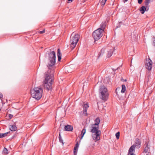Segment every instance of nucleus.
Masks as SVG:
<instances>
[{
    "mask_svg": "<svg viewBox=\"0 0 155 155\" xmlns=\"http://www.w3.org/2000/svg\"><path fill=\"white\" fill-rule=\"evenodd\" d=\"M87 103L84 104L83 107V114L84 115L87 116Z\"/></svg>",
    "mask_w": 155,
    "mask_h": 155,
    "instance_id": "9",
    "label": "nucleus"
},
{
    "mask_svg": "<svg viewBox=\"0 0 155 155\" xmlns=\"http://www.w3.org/2000/svg\"><path fill=\"white\" fill-rule=\"evenodd\" d=\"M104 30L101 28H98L92 34V36L95 41L99 40L102 37Z\"/></svg>",
    "mask_w": 155,
    "mask_h": 155,
    "instance_id": "6",
    "label": "nucleus"
},
{
    "mask_svg": "<svg viewBox=\"0 0 155 155\" xmlns=\"http://www.w3.org/2000/svg\"><path fill=\"white\" fill-rule=\"evenodd\" d=\"M58 138H59V142L60 143H62V144H64L63 140L62 139V138L61 136V133L60 132L59 133Z\"/></svg>",
    "mask_w": 155,
    "mask_h": 155,
    "instance_id": "22",
    "label": "nucleus"
},
{
    "mask_svg": "<svg viewBox=\"0 0 155 155\" xmlns=\"http://www.w3.org/2000/svg\"><path fill=\"white\" fill-rule=\"evenodd\" d=\"M10 132H7L4 134H1L0 133V138H2L4 137L7 135Z\"/></svg>",
    "mask_w": 155,
    "mask_h": 155,
    "instance_id": "25",
    "label": "nucleus"
},
{
    "mask_svg": "<svg viewBox=\"0 0 155 155\" xmlns=\"http://www.w3.org/2000/svg\"><path fill=\"white\" fill-rule=\"evenodd\" d=\"M68 1L69 2H72V0H68Z\"/></svg>",
    "mask_w": 155,
    "mask_h": 155,
    "instance_id": "35",
    "label": "nucleus"
},
{
    "mask_svg": "<svg viewBox=\"0 0 155 155\" xmlns=\"http://www.w3.org/2000/svg\"><path fill=\"white\" fill-rule=\"evenodd\" d=\"M3 97L2 94L0 93V98H2Z\"/></svg>",
    "mask_w": 155,
    "mask_h": 155,
    "instance_id": "34",
    "label": "nucleus"
},
{
    "mask_svg": "<svg viewBox=\"0 0 155 155\" xmlns=\"http://www.w3.org/2000/svg\"><path fill=\"white\" fill-rule=\"evenodd\" d=\"M73 130V127L72 126L68 125L64 126V130L68 131H71Z\"/></svg>",
    "mask_w": 155,
    "mask_h": 155,
    "instance_id": "8",
    "label": "nucleus"
},
{
    "mask_svg": "<svg viewBox=\"0 0 155 155\" xmlns=\"http://www.w3.org/2000/svg\"><path fill=\"white\" fill-rule=\"evenodd\" d=\"M144 152L146 153H149V147L148 144L147 143H146L144 145Z\"/></svg>",
    "mask_w": 155,
    "mask_h": 155,
    "instance_id": "11",
    "label": "nucleus"
},
{
    "mask_svg": "<svg viewBox=\"0 0 155 155\" xmlns=\"http://www.w3.org/2000/svg\"><path fill=\"white\" fill-rule=\"evenodd\" d=\"M80 38V35L73 32L71 35L70 41V47L73 50L76 46Z\"/></svg>",
    "mask_w": 155,
    "mask_h": 155,
    "instance_id": "3",
    "label": "nucleus"
},
{
    "mask_svg": "<svg viewBox=\"0 0 155 155\" xmlns=\"http://www.w3.org/2000/svg\"><path fill=\"white\" fill-rule=\"evenodd\" d=\"M135 145H133L130 148L128 153H133L135 150Z\"/></svg>",
    "mask_w": 155,
    "mask_h": 155,
    "instance_id": "13",
    "label": "nucleus"
},
{
    "mask_svg": "<svg viewBox=\"0 0 155 155\" xmlns=\"http://www.w3.org/2000/svg\"><path fill=\"white\" fill-rule=\"evenodd\" d=\"M139 4H141L143 1V0H137Z\"/></svg>",
    "mask_w": 155,
    "mask_h": 155,
    "instance_id": "30",
    "label": "nucleus"
},
{
    "mask_svg": "<svg viewBox=\"0 0 155 155\" xmlns=\"http://www.w3.org/2000/svg\"><path fill=\"white\" fill-rule=\"evenodd\" d=\"M43 89L39 87H35L31 90V96L37 100H39L42 97Z\"/></svg>",
    "mask_w": 155,
    "mask_h": 155,
    "instance_id": "2",
    "label": "nucleus"
},
{
    "mask_svg": "<svg viewBox=\"0 0 155 155\" xmlns=\"http://www.w3.org/2000/svg\"><path fill=\"white\" fill-rule=\"evenodd\" d=\"M94 124H93V126H98L100 122V119L99 117H97L94 120Z\"/></svg>",
    "mask_w": 155,
    "mask_h": 155,
    "instance_id": "14",
    "label": "nucleus"
},
{
    "mask_svg": "<svg viewBox=\"0 0 155 155\" xmlns=\"http://www.w3.org/2000/svg\"><path fill=\"white\" fill-rule=\"evenodd\" d=\"M99 91L101 94V98L103 100L106 101L108 99L109 94L107 89L104 85L100 87Z\"/></svg>",
    "mask_w": 155,
    "mask_h": 155,
    "instance_id": "5",
    "label": "nucleus"
},
{
    "mask_svg": "<svg viewBox=\"0 0 155 155\" xmlns=\"http://www.w3.org/2000/svg\"><path fill=\"white\" fill-rule=\"evenodd\" d=\"M125 2L127 1L128 0H124Z\"/></svg>",
    "mask_w": 155,
    "mask_h": 155,
    "instance_id": "38",
    "label": "nucleus"
},
{
    "mask_svg": "<svg viewBox=\"0 0 155 155\" xmlns=\"http://www.w3.org/2000/svg\"><path fill=\"white\" fill-rule=\"evenodd\" d=\"M9 116L10 119L12 118L13 116V115L12 114H9Z\"/></svg>",
    "mask_w": 155,
    "mask_h": 155,
    "instance_id": "31",
    "label": "nucleus"
},
{
    "mask_svg": "<svg viewBox=\"0 0 155 155\" xmlns=\"http://www.w3.org/2000/svg\"><path fill=\"white\" fill-rule=\"evenodd\" d=\"M113 51L114 50L113 49H110L108 51H107V57L108 58L111 57Z\"/></svg>",
    "mask_w": 155,
    "mask_h": 155,
    "instance_id": "12",
    "label": "nucleus"
},
{
    "mask_svg": "<svg viewBox=\"0 0 155 155\" xmlns=\"http://www.w3.org/2000/svg\"><path fill=\"white\" fill-rule=\"evenodd\" d=\"M153 45L155 46V38H154V40L153 41Z\"/></svg>",
    "mask_w": 155,
    "mask_h": 155,
    "instance_id": "32",
    "label": "nucleus"
},
{
    "mask_svg": "<svg viewBox=\"0 0 155 155\" xmlns=\"http://www.w3.org/2000/svg\"><path fill=\"white\" fill-rule=\"evenodd\" d=\"M140 11L142 14L144 13L145 11L146 10V6H142L140 9Z\"/></svg>",
    "mask_w": 155,
    "mask_h": 155,
    "instance_id": "16",
    "label": "nucleus"
},
{
    "mask_svg": "<svg viewBox=\"0 0 155 155\" xmlns=\"http://www.w3.org/2000/svg\"><path fill=\"white\" fill-rule=\"evenodd\" d=\"M45 29H44L42 31H38V32H39L38 33H39L40 34H42L45 32Z\"/></svg>",
    "mask_w": 155,
    "mask_h": 155,
    "instance_id": "29",
    "label": "nucleus"
},
{
    "mask_svg": "<svg viewBox=\"0 0 155 155\" xmlns=\"http://www.w3.org/2000/svg\"><path fill=\"white\" fill-rule=\"evenodd\" d=\"M126 91V87L123 84L122 85V90L121 92L122 93H124Z\"/></svg>",
    "mask_w": 155,
    "mask_h": 155,
    "instance_id": "24",
    "label": "nucleus"
},
{
    "mask_svg": "<svg viewBox=\"0 0 155 155\" xmlns=\"http://www.w3.org/2000/svg\"><path fill=\"white\" fill-rule=\"evenodd\" d=\"M74 155H76V154L75 153H74Z\"/></svg>",
    "mask_w": 155,
    "mask_h": 155,
    "instance_id": "37",
    "label": "nucleus"
},
{
    "mask_svg": "<svg viewBox=\"0 0 155 155\" xmlns=\"http://www.w3.org/2000/svg\"><path fill=\"white\" fill-rule=\"evenodd\" d=\"M150 2V0H145L144 1L145 5L146 7H147L148 6Z\"/></svg>",
    "mask_w": 155,
    "mask_h": 155,
    "instance_id": "23",
    "label": "nucleus"
},
{
    "mask_svg": "<svg viewBox=\"0 0 155 155\" xmlns=\"http://www.w3.org/2000/svg\"><path fill=\"white\" fill-rule=\"evenodd\" d=\"M79 147V144L78 143V142H77L76 143V144L75 145L74 147V153H75L77 152V149Z\"/></svg>",
    "mask_w": 155,
    "mask_h": 155,
    "instance_id": "19",
    "label": "nucleus"
},
{
    "mask_svg": "<svg viewBox=\"0 0 155 155\" xmlns=\"http://www.w3.org/2000/svg\"><path fill=\"white\" fill-rule=\"evenodd\" d=\"M128 155H135L133 153H128Z\"/></svg>",
    "mask_w": 155,
    "mask_h": 155,
    "instance_id": "33",
    "label": "nucleus"
},
{
    "mask_svg": "<svg viewBox=\"0 0 155 155\" xmlns=\"http://www.w3.org/2000/svg\"><path fill=\"white\" fill-rule=\"evenodd\" d=\"M106 80H107V81H108V80H109V79H108V78H106V79H105V80H104V81H105V82H106Z\"/></svg>",
    "mask_w": 155,
    "mask_h": 155,
    "instance_id": "36",
    "label": "nucleus"
},
{
    "mask_svg": "<svg viewBox=\"0 0 155 155\" xmlns=\"http://www.w3.org/2000/svg\"><path fill=\"white\" fill-rule=\"evenodd\" d=\"M3 153L5 154H7L8 153V151L7 148L4 147L3 150Z\"/></svg>",
    "mask_w": 155,
    "mask_h": 155,
    "instance_id": "26",
    "label": "nucleus"
},
{
    "mask_svg": "<svg viewBox=\"0 0 155 155\" xmlns=\"http://www.w3.org/2000/svg\"><path fill=\"white\" fill-rule=\"evenodd\" d=\"M152 67V62L149 58L146 59L145 63V67L148 70L150 71L151 70Z\"/></svg>",
    "mask_w": 155,
    "mask_h": 155,
    "instance_id": "7",
    "label": "nucleus"
},
{
    "mask_svg": "<svg viewBox=\"0 0 155 155\" xmlns=\"http://www.w3.org/2000/svg\"><path fill=\"white\" fill-rule=\"evenodd\" d=\"M88 107H89L88 105H87Z\"/></svg>",
    "mask_w": 155,
    "mask_h": 155,
    "instance_id": "39",
    "label": "nucleus"
},
{
    "mask_svg": "<svg viewBox=\"0 0 155 155\" xmlns=\"http://www.w3.org/2000/svg\"><path fill=\"white\" fill-rule=\"evenodd\" d=\"M58 61H60L61 58V54L59 49H58Z\"/></svg>",
    "mask_w": 155,
    "mask_h": 155,
    "instance_id": "15",
    "label": "nucleus"
},
{
    "mask_svg": "<svg viewBox=\"0 0 155 155\" xmlns=\"http://www.w3.org/2000/svg\"><path fill=\"white\" fill-rule=\"evenodd\" d=\"M10 129L11 131H15L17 130V127L15 125H11L10 127Z\"/></svg>",
    "mask_w": 155,
    "mask_h": 155,
    "instance_id": "17",
    "label": "nucleus"
},
{
    "mask_svg": "<svg viewBox=\"0 0 155 155\" xmlns=\"http://www.w3.org/2000/svg\"><path fill=\"white\" fill-rule=\"evenodd\" d=\"M91 132L92 133V136L94 140L97 141L100 139V135L101 133L100 130H99V126H93L92 125Z\"/></svg>",
    "mask_w": 155,
    "mask_h": 155,
    "instance_id": "4",
    "label": "nucleus"
},
{
    "mask_svg": "<svg viewBox=\"0 0 155 155\" xmlns=\"http://www.w3.org/2000/svg\"><path fill=\"white\" fill-rule=\"evenodd\" d=\"M48 59L49 61L48 66L49 68L54 65L55 63L56 55L54 51H52L49 54ZM51 69H49L45 74V79L44 81L45 87L48 90H50L52 88V84L53 81V74Z\"/></svg>",
    "mask_w": 155,
    "mask_h": 155,
    "instance_id": "1",
    "label": "nucleus"
},
{
    "mask_svg": "<svg viewBox=\"0 0 155 155\" xmlns=\"http://www.w3.org/2000/svg\"><path fill=\"white\" fill-rule=\"evenodd\" d=\"M105 49L104 48H102L101 50L99 53V56H103L104 54Z\"/></svg>",
    "mask_w": 155,
    "mask_h": 155,
    "instance_id": "18",
    "label": "nucleus"
},
{
    "mask_svg": "<svg viewBox=\"0 0 155 155\" xmlns=\"http://www.w3.org/2000/svg\"><path fill=\"white\" fill-rule=\"evenodd\" d=\"M106 26V22H102L100 25V27L101 28H100L104 30V29Z\"/></svg>",
    "mask_w": 155,
    "mask_h": 155,
    "instance_id": "21",
    "label": "nucleus"
},
{
    "mask_svg": "<svg viewBox=\"0 0 155 155\" xmlns=\"http://www.w3.org/2000/svg\"><path fill=\"white\" fill-rule=\"evenodd\" d=\"M101 4L103 5H104L107 1V0H100Z\"/></svg>",
    "mask_w": 155,
    "mask_h": 155,
    "instance_id": "27",
    "label": "nucleus"
},
{
    "mask_svg": "<svg viewBox=\"0 0 155 155\" xmlns=\"http://www.w3.org/2000/svg\"><path fill=\"white\" fill-rule=\"evenodd\" d=\"M86 128L85 127H84L83 129L81 131V139H82V137L84 136V134L86 133Z\"/></svg>",
    "mask_w": 155,
    "mask_h": 155,
    "instance_id": "20",
    "label": "nucleus"
},
{
    "mask_svg": "<svg viewBox=\"0 0 155 155\" xmlns=\"http://www.w3.org/2000/svg\"><path fill=\"white\" fill-rule=\"evenodd\" d=\"M141 143L140 140L138 138H136L135 139V144L133 145H135V147H137L139 148L140 147H138V145L140 144Z\"/></svg>",
    "mask_w": 155,
    "mask_h": 155,
    "instance_id": "10",
    "label": "nucleus"
},
{
    "mask_svg": "<svg viewBox=\"0 0 155 155\" xmlns=\"http://www.w3.org/2000/svg\"><path fill=\"white\" fill-rule=\"evenodd\" d=\"M115 135H116V138L117 139H119V136H120V132H118Z\"/></svg>",
    "mask_w": 155,
    "mask_h": 155,
    "instance_id": "28",
    "label": "nucleus"
}]
</instances>
